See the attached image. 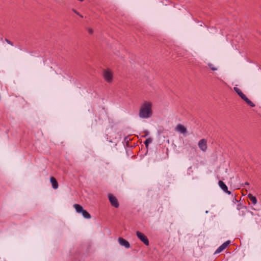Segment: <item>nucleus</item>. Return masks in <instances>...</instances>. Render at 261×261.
Here are the masks:
<instances>
[{
    "instance_id": "f257e3e1",
    "label": "nucleus",
    "mask_w": 261,
    "mask_h": 261,
    "mask_svg": "<svg viewBox=\"0 0 261 261\" xmlns=\"http://www.w3.org/2000/svg\"><path fill=\"white\" fill-rule=\"evenodd\" d=\"M152 103L149 101H145L141 105L139 112L141 118L147 119L152 116Z\"/></svg>"
},
{
    "instance_id": "f03ea898",
    "label": "nucleus",
    "mask_w": 261,
    "mask_h": 261,
    "mask_svg": "<svg viewBox=\"0 0 261 261\" xmlns=\"http://www.w3.org/2000/svg\"><path fill=\"white\" fill-rule=\"evenodd\" d=\"M103 76L105 81L108 83H110L113 81V74L111 71L109 70L103 71Z\"/></svg>"
},
{
    "instance_id": "7ed1b4c3",
    "label": "nucleus",
    "mask_w": 261,
    "mask_h": 261,
    "mask_svg": "<svg viewBox=\"0 0 261 261\" xmlns=\"http://www.w3.org/2000/svg\"><path fill=\"white\" fill-rule=\"evenodd\" d=\"M108 198L112 206L116 208L119 207V204L115 196L111 194H109Z\"/></svg>"
},
{
    "instance_id": "20e7f679",
    "label": "nucleus",
    "mask_w": 261,
    "mask_h": 261,
    "mask_svg": "<svg viewBox=\"0 0 261 261\" xmlns=\"http://www.w3.org/2000/svg\"><path fill=\"white\" fill-rule=\"evenodd\" d=\"M136 235L137 237L146 246H148L149 244V241L147 238L142 232L137 231L136 232Z\"/></svg>"
},
{
    "instance_id": "39448f33",
    "label": "nucleus",
    "mask_w": 261,
    "mask_h": 261,
    "mask_svg": "<svg viewBox=\"0 0 261 261\" xmlns=\"http://www.w3.org/2000/svg\"><path fill=\"white\" fill-rule=\"evenodd\" d=\"M118 241L121 246L124 247L125 248H129L130 247L129 243L121 237L118 238Z\"/></svg>"
},
{
    "instance_id": "423d86ee",
    "label": "nucleus",
    "mask_w": 261,
    "mask_h": 261,
    "mask_svg": "<svg viewBox=\"0 0 261 261\" xmlns=\"http://www.w3.org/2000/svg\"><path fill=\"white\" fill-rule=\"evenodd\" d=\"M230 243V241H227L224 243H223L220 246H219L217 250H216L215 253H219L222 252L224 249H225L227 246Z\"/></svg>"
},
{
    "instance_id": "0eeeda50",
    "label": "nucleus",
    "mask_w": 261,
    "mask_h": 261,
    "mask_svg": "<svg viewBox=\"0 0 261 261\" xmlns=\"http://www.w3.org/2000/svg\"><path fill=\"white\" fill-rule=\"evenodd\" d=\"M198 146L201 150L205 151L207 149L206 141L204 139L200 140L198 142Z\"/></svg>"
},
{
    "instance_id": "6e6552de",
    "label": "nucleus",
    "mask_w": 261,
    "mask_h": 261,
    "mask_svg": "<svg viewBox=\"0 0 261 261\" xmlns=\"http://www.w3.org/2000/svg\"><path fill=\"white\" fill-rule=\"evenodd\" d=\"M175 129L176 131L182 134H185L187 132V128L181 124H178L176 125Z\"/></svg>"
},
{
    "instance_id": "1a4fd4ad",
    "label": "nucleus",
    "mask_w": 261,
    "mask_h": 261,
    "mask_svg": "<svg viewBox=\"0 0 261 261\" xmlns=\"http://www.w3.org/2000/svg\"><path fill=\"white\" fill-rule=\"evenodd\" d=\"M219 187L221 188V189L226 193H227L228 194L230 195L231 194V192L230 191L228 190V188L227 186L225 185V184L221 181L219 180L218 182Z\"/></svg>"
},
{
    "instance_id": "9d476101",
    "label": "nucleus",
    "mask_w": 261,
    "mask_h": 261,
    "mask_svg": "<svg viewBox=\"0 0 261 261\" xmlns=\"http://www.w3.org/2000/svg\"><path fill=\"white\" fill-rule=\"evenodd\" d=\"M50 182L52 184V187L54 189H57L58 188V184L56 179L54 177H51L50 178Z\"/></svg>"
},
{
    "instance_id": "9b49d317",
    "label": "nucleus",
    "mask_w": 261,
    "mask_h": 261,
    "mask_svg": "<svg viewBox=\"0 0 261 261\" xmlns=\"http://www.w3.org/2000/svg\"><path fill=\"white\" fill-rule=\"evenodd\" d=\"M248 198L251 201V203L253 205H255L257 203V199L256 198L253 196L251 194H249L248 195Z\"/></svg>"
},
{
    "instance_id": "f8f14e48",
    "label": "nucleus",
    "mask_w": 261,
    "mask_h": 261,
    "mask_svg": "<svg viewBox=\"0 0 261 261\" xmlns=\"http://www.w3.org/2000/svg\"><path fill=\"white\" fill-rule=\"evenodd\" d=\"M73 207L77 213H81L84 210L83 207L79 204H73Z\"/></svg>"
},
{
    "instance_id": "ddd939ff",
    "label": "nucleus",
    "mask_w": 261,
    "mask_h": 261,
    "mask_svg": "<svg viewBox=\"0 0 261 261\" xmlns=\"http://www.w3.org/2000/svg\"><path fill=\"white\" fill-rule=\"evenodd\" d=\"M81 214H82L84 218L85 219H90L91 218V215L86 210H84Z\"/></svg>"
},
{
    "instance_id": "4468645a",
    "label": "nucleus",
    "mask_w": 261,
    "mask_h": 261,
    "mask_svg": "<svg viewBox=\"0 0 261 261\" xmlns=\"http://www.w3.org/2000/svg\"><path fill=\"white\" fill-rule=\"evenodd\" d=\"M234 90L238 93V94L241 97V98L245 95V94L241 91V90L237 87H234Z\"/></svg>"
},
{
    "instance_id": "2eb2a0df",
    "label": "nucleus",
    "mask_w": 261,
    "mask_h": 261,
    "mask_svg": "<svg viewBox=\"0 0 261 261\" xmlns=\"http://www.w3.org/2000/svg\"><path fill=\"white\" fill-rule=\"evenodd\" d=\"M152 139H151V138H147V139L145 140V142H144V143H145V144L146 146V147H147V146H148V144H150V143H151L152 142Z\"/></svg>"
},
{
    "instance_id": "dca6fc26",
    "label": "nucleus",
    "mask_w": 261,
    "mask_h": 261,
    "mask_svg": "<svg viewBox=\"0 0 261 261\" xmlns=\"http://www.w3.org/2000/svg\"><path fill=\"white\" fill-rule=\"evenodd\" d=\"M246 103L251 107H254L255 106V105L249 99L248 100Z\"/></svg>"
},
{
    "instance_id": "f3484780",
    "label": "nucleus",
    "mask_w": 261,
    "mask_h": 261,
    "mask_svg": "<svg viewBox=\"0 0 261 261\" xmlns=\"http://www.w3.org/2000/svg\"><path fill=\"white\" fill-rule=\"evenodd\" d=\"M208 65L212 70L215 71L217 70V69L215 68L212 64L209 63Z\"/></svg>"
},
{
    "instance_id": "a211bd4d",
    "label": "nucleus",
    "mask_w": 261,
    "mask_h": 261,
    "mask_svg": "<svg viewBox=\"0 0 261 261\" xmlns=\"http://www.w3.org/2000/svg\"><path fill=\"white\" fill-rule=\"evenodd\" d=\"M5 41H6V42L8 44H10V45H12H12H13V43H12L11 41H10L9 40L7 39H5Z\"/></svg>"
},
{
    "instance_id": "6ab92c4d",
    "label": "nucleus",
    "mask_w": 261,
    "mask_h": 261,
    "mask_svg": "<svg viewBox=\"0 0 261 261\" xmlns=\"http://www.w3.org/2000/svg\"><path fill=\"white\" fill-rule=\"evenodd\" d=\"M242 99L245 100L246 102L248 101V100H249V99L245 95L243 96V97L242 98Z\"/></svg>"
},
{
    "instance_id": "aec40b11",
    "label": "nucleus",
    "mask_w": 261,
    "mask_h": 261,
    "mask_svg": "<svg viewBox=\"0 0 261 261\" xmlns=\"http://www.w3.org/2000/svg\"><path fill=\"white\" fill-rule=\"evenodd\" d=\"M73 12L76 13V14L79 15L80 17H83V16L81 15H80L76 10H73Z\"/></svg>"
},
{
    "instance_id": "412c9836",
    "label": "nucleus",
    "mask_w": 261,
    "mask_h": 261,
    "mask_svg": "<svg viewBox=\"0 0 261 261\" xmlns=\"http://www.w3.org/2000/svg\"><path fill=\"white\" fill-rule=\"evenodd\" d=\"M88 32H89V33L90 34H92V33H93V30H92V29H89L88 30Z\"/></svg>"
},
{
    "instance_id": "4be33fe9",
    "label": "nucleus",
    "mask_w": 261,
    "mask_h": 261,
    "mask_svg": "<svg viewBox=\"0 0 261 261\" xmlns=\"http://www.w3.org/2000/svg\"><path fill=\"white\" fill-rule=\"evenodd\" d=\"M249 185V184L248 182H246L245 183V185H247V186H248Z\"/></svg>"
},
{
    "instance_id": "5701e85b",
    "label": "nucleus",
    "mask_w": 261,
    "mask_h": 261,
    "mask_svg": "<svg viewBox=\"0 0 261 261\" xmlns=\"http://www.w3.org/2000/svg\"><path fill=\"white\" fill-rule=\"evenodd\" d=\"M191 168H192V167H189V168H188V171H189Z\"/></svg>"
},
{
    "instance_id": "b1692460",
    "label": "nucleus",
    "mask_w": 261,
    "mask_h": 261,
    "mask_svg": "<svg viewBox=\"0 0 261 261\" xmlns=\"http://www.w3.org/2000/svg\"><path fill=\"white\" fill-rule=\"evenodd\" d=\"M205 213H208V211H206L205 212Z\"/></svg>"
}]
</instances>
